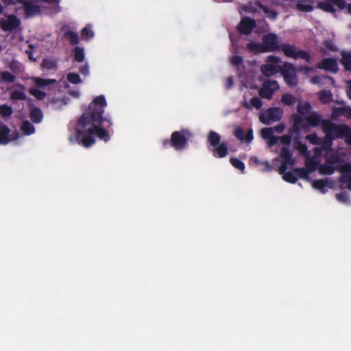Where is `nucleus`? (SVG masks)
I'll return each instance as SVG.
<instances>
[{"instance_id": "58836bf2", "label": "nucleus", "mask_w": 351, "mask_h": 351, "mask_svg": "<svg viewBox=\"0 0 351 351\" xmlns=\"http://www.w3.org/2000/svg\"><path fill=\"white\" fill-rule=\"evenodd\" d=\"M230 163L237 169L243 171L245 169L244 163L238 158H230Z\"/></svg>"}, {"instance_id": "13d9d810", "label": "nucleus", "mask_w": 351, "mask_h": 351, "mask_svg": "<svg viewBox=\"0 0 351 351\" xmlns=\"http://www.w3.org/2000/svg\"><path fill=\"white\" fill-rule=\"evenodd\" d=\"M247 10L248 12H258V8H254V7H252V5H250V6H249V7L247 8Z\"/></svg>"}, {"instance_id": "4be33fe9", "label": "nucleus", "mask_w": 351, "mask_h": 351, "mask_svg": "<svg viewBox=\"0 0 351 351\" xmlns=\"http://www.w3.org/2000/svg\"><path fill=\"white\" fill-rule=\"evenodd\" d=\"M255 27V21L248 18L243 19L239 24V30L240 32L248 34Z\"/></svg>"}, {"instance_id": "20e7f679", "label": "nucleus", "mask_w": 351, "mask_h": 351, "mask_svg": "<svg viewBox=\"0 0 351 351\" xmlns=\"http://www.w3.org/2000/svg\"><path fill=\"white\" fill-rule=\"evenodd\" d=\"M311 105L307 101H299L298 110L300 115H297L294 121V128L298 132L307 128L308 126H315L321 121L318 114L310 111Z\"/></svg>"}, {"instance_id": "680f3d73", "label": "nucleus", "mask_w": 351, "mask_h": 351, "mask_svg": "<svg viewBox=\"0 0 351 351\" xmlns=\"http://www.w3.org/2000/svg\"><path fill=\"white\" fill-rule=\"evenodd\" d=\"M53 103L54 104L56 108H59L60 107V105L58 104V101H53Z\"/></svg>"}, {"instance_id": "0e129e2a", "label": "nucleus", "mask_w": 351, "mask_h": 351, "mask_svg": "<svg viewBox=\"0 0 351 351\" xmlns=\"http://www.w3.org/2000/svg\"><path fill=\"white\" fill-rule=\"evenodd\" d=\"M346 8L348 12L351 14V4H348Z\"/></svg>"}, {"instance_id": "bb28decb", "label": "nucleus", "mask_w": 351, "mask_h": 351, "mask_svg": "<svg viewBox=\"0 0 351 351\" xmlns=\"http://www.w3.org/2000/svg\"><path fill=\"white\" fill-rule=\"evenodd\" d=\"M19 88V89H15L12 90L10 96V98L12 99L23 100L26 98V95L25 93V87L20 86Z\"/></svg>"}, {"instance_id": "5701e85b", "label": "nucleus", "mask_w": 351, "mask_h": 351, "mask_svg": "<svg viewBox=\"0 0 351 351\" xmlns=\"http://www.w3.org/2000/svg\"><path fill=\"white\" fill-rule=\"evenodd\" d=\"M234 135L239 140L245 141L247 143H250L253 139V132L251 129L245 134L244 131L241 128H237L234 131Z\"/></svg>"}, {"instance_id": "de8ad7c7", "label": "nucleus", "mask_w": 351, "mask_h": 351, "mask_svg": "<svg viewBox=\"0 0 351 351\" xmlns=\"http://www.w3.org/2000/svg\"><path fill=\"white\" fill-rule=\"evenodd\" d=\"M306 139L313 144H317L319 141V138L315 134L308 135Z\"/></svg>"}, {"instance_id": "7c9ffc66", "label": "nucleus", "mask_w": 351, "mask_h": 351, "mask_svg": "<svg viewBox=\"0 0 351 351\" xmlns=\"http://www.w3.org/2000/svg\"><path fill=\"white\" fill-rule=\"evenodd\" d=\"M250 51L254 52V53H262V52H267V51L265 50V47L263 44L260 43H250L247 46Z\"/></svg>"}, {"instance_id": "37998d69", "label": "nucleus", "mask_w": 351, "mask_h": 351, "mask_svg": "<svg viewBox=\"0 0 351 351\" xmlns=\"http://www.w3.org/2000/svg\"><path fill=\"white\" fill-rule=\"evenodd\" d=\"M299 71H301L304 75L307 76L310 73H314L316 71V69L313 67L302 66L299 69Z\"/></svg>"}, {"instance_id": "338daca9", "label": "nucleus", "mask_w": 351, "mask_h": 351, "mask_svg": "<svg viewBox=\"0 0 351 351\" xmlns=\"http://www.w3.org/2000/svg\"><path fill=\"white\" fill-rule=\"evenodd\" d=\"M329 147H330V145H328V143H325V144L324 145V146H323V148H324V149H328V148H329Z\"/></svg>"}, {"instance_id": "a19ab883", "label": "nucleus", "mask_w": 351, "mask_h": 351, "mask_svg": "<svg viewBox=\"0 0 351 351\" xmlns=\"http://www.w3.org/2000/svg\"><path fill=\"white\" fill-rule=\"evenodd\" d=\"M12 113V109L10 106L2 105L0 107V114L4 117H10Z\"/></svg>"}, {"instance_id": "6e6d98bb", "label": "nucleus", "mask_w": 351, "mask_h": 351, "mask_svg": "<svg viewBox=\"0 0 351 351\" xmlns=\"http://www.w3.org/2000/svg\"><path fill=\"white\" fill-rule=\"evenodd\" d=\"M348 86H347V95L348 97L351 99V81H349L347 82Z\"/></svg>"}, {"instance_id": "ea45409f", "label": "nucleus", "mask_w": 351, "mask_h": 351, "mask_svg": "<svg viewBox=\"0 0 351 351\" xmlns=\"http://www.w3.org/2000/svg\"><path fill=\"white\" fill-rule=\"evenodd\" d=\"M67 80L72 84H79L82 82L80 77L78 74L75 73H70L67 75Z\"/></svg>"}, {"instance_id": "393cba45", "label": "nucleus", "mask_w": 351, "mask_h": 351, "mask_svg": "<svg viewBox=\"0 0 351 351\" xmlns=\"http://www.w3.org/2000/svg\"><path fill=\"white\" fill-rule=\"evenodd\" d=\"M314 1L313 0H303L298 1L295 6L296 8L302 12H311L313 10V7L312 5Z\"/></svg>"}, {"instance_id": "f257e3e1", "label": "nucleus", "mask_w": 351, "mask_h": 351, "mask_svg": "<svg viewBox=\"0 0 351 351\" xmlns=\"http://www.w3.org/2000/svg\"><path fill=\"white\" fill-rule=\"evenodd\" d=\"M106 101L104 96L96 97L89 106L88 111L84 113L80 118L75 128L76 137H69L71 142L80 139L84 147H89L95 142L94 136L104 141L109 140L108 132L101 127L104 108Z\"/></svg>"}, {"instance_id": "dca6fc26", "label": "nucleus", "mask_w": 351, "mask_h": 351, "mask_svg": "<svg viewBox=\"0 0 351 351\" xmlns=\"http://www.w3.org/2000/svg\"><path fill=\"white\" fill-rule=\"evenodd\" d=\"M279 88L278 84L274 80H267L259 90V95L263 98L270 99L274 93Z\"/></svg>"}, {"instance_id": "ddd939ff", "label": "nucleus", "mask_w": 351, "mask_h": 351, "mask_svg": "<svg viewBox=\"0 0 351 351\" xmlns=\"http://www.w3.org/2000/svg\"><path fill=\"white\" fill-rule=\"evenodd\" d=\"M317 6L326 12H332L335 11V6L340 10L345 8L346 3L343 0H318Z\"/></svg>"}, {"instance_id": "69168bd1", "label": "nucleus", "mask_w": 351, "mask_h": 351, "mask_svg": "<svg viewBox=\"0 0 351 351\" xmlns=\"http://www.w3.org/2000/svg\"><path fill=\"white\" fill-rule=\"evenodd\" d=\"M60 103L62 105H66L67 104L65 99H61Z\"/></svg>"}, {"instance_id": "49530a36", "label": "nucleus", "mask_w": 351, "mask_h": 351, "mask_svg": "<svg viewBox=\"0 0 351 351\" xmlns=\"http://www.w3.org/2000/svg\"><path fill=\"white\" fill-rule=\"evenodd\" d=\"M336 197L338 201L342 203H348L349 202L348 197L346 193H341L336 195Z\"/></svg>"}, {"instance_id": "c756f323", "label": "nucleus", "mask_w": 351, "mask_h": 351, "mask_svg": "<svg viewBox=\"0 0 351 351\" xmlns=\"http://www.w3.org/2000/svg\"><path fill=\"white\" fill-rule=\"evenodd\" d=\"M21 130L26 135L32 134L35 132L34 127L27 121H24L22 123L21 126Z\"/></svg>"}, {"instance_id": "a211bd4d", "label": "nucleus", "mask_w": 351, "mask_h": 351, "mask_svg": "<svg viewBox=\"0 0 351 351\" xmlns=\"http://www.w3.org/2000/svg\"><path fill=\"white\" fill-rule=\"evenodd\" d=\"M317 66L319 69L332 73H336L338 71V64L337 60L331 58H325L322 60Z\"/></svg>"}, {"instance_id": "aec40b11", "label": "nucleus", "mask_w": 351, "mask_h": 351, "mask_svg": "<svg viewBox=\"0 0 351 351\" xmlns=\"http://www.w3.org/2000/svg\"><path fill=\"white\" fill-rule=\"evenodd\" d=\"M335 183L330 179L324 180H316L313 181V188L320 191L322 193H325L327 189L333 188Z\"/></svg>"}, {"instance_id": "cd10ccee", "label": "nucleus", "mask_w": 351, "mask_h": 351, "mask_svg": "<svg viewBox=\"0 0 351 351\" xmlns=\"http://www.w3.org/2000/svg\"><path fill=\"white\" fill-rule=\"evenodd\" d=\"M341 63L347 71H351V51H342Z\"/></svg>"}, {"instance_id": "7ed1b4c3", "label": "nucleus", "mask_w": 351, "mask_h": 351, "mask_svg": "<svg viewBox=\"0 0 351 351\" xmlns=\"http://www.w3.org/2000/svg\"><path fill=\"white\" fill-rule=\"evenodd\" d=\"M315 156L306 161L307 167L310 171L318 169L321 174L326 175L332 174L337 167V164L343 160L345 156L343 153L334 155L333 152L329 150L326 153V162L324 165H319L318 155L320 150L318 147L315 148Z\"/></svg>"}, {"instance_id": "1a4fd4ad", "label": "nucleus", "mask_w": 351, "mask_h": 351, "mask_svg": "<svg viewBox=\"0 0 351 351\" xmlns=\"http://www.w3.org/2000/svg\"><path fill=\"white\" fill-rule=\"evenodd\" d=\"M31 80L36 87L31 88L29 89V93L38 99H43L46 95L43 91L39 90L38 88H44L51 84L56 82V80H47L40 77H32Z\"/></svg>"}, {"instance_id": "e433bc0d", "label": "nucleus", "mask_w": 351, "mask_h": 351, "mask_svg": "<svg viewBox=\"0 0 351 351\" xmlns=\"http://www.w3.org/2000/svg\"><path fill=\"white\" fill-rule=\"evenodd\" d=\"M281 101L286 105H293L295 103L296 99L290 94H285L282 97Z\"/></svg>"}, {"instance_id": "b1692460", "label": "nucleus", "mask_w": 351, "mask_h": 351, "mask_svg": "<svg viewBox=\"0 0 351 351\" xmlns=\"http://www.w3.org/2000/svg\"><path fill=\"white\" fill-rule=\"evenodd\" d=\"M43 8L48 10L47 13L53 14L59 11V1L58 0H44Z\"/></svg>"}, {"instance_id": "9d476101", "label": "nucleus", "mask_w": 351, "mask_h": 351, "mask_svg": "<svg viewBox=\"0 0 351 351\" xmlns=\"http://www.w3.org/2000/svg\"><path fill=\"white\" fill-rule=\"evenodd\" d=\"M280 72L288 86L295 87L297 85L298 79L296 76V69L293 64L285 62L281 67Z\"/></svg>"}, {"instance_id": "2eb2a0df", "label": "nucleus", "mask_w": 351, "mask_h": 351, "mask_svg": "<svg viewBox=\"0 0 351 351\" xmlns=\"http://www.w3.org/2000/svg\"><path fill=\"white\" fill-rule=\"evenodd\" d=\"M19 134L17 131L11 133L10 130L3 123H0V144L6 145L8 143L18 139Z\"/></svg>"}, {"instance_id": "a18cd8bd", "label": "nucleus", "mask_w": 351, "mask_h": 351, "mask_svg": "<svg viewBox=\"0 0 351 351\" xmlns=\"http://www.w3.org/2000/svg\"><path fill=\"white\" fill-rule=\"evenodd\" d=\"M67 36L70 40V41L73 44H77L79 41L78 36L76 33L71 32L67 34Z\"/></svg>"}, {"instance_id": "09e8293b", "label": "nucleus", "mask_w": 351, "mask_h": 351, "mask_svg": "<svg viewBox=\"0 0 351 351\" xmlns=\"http://www.w3.org/2000/svg\"><path fill=\"white\" fill-rule=\"evenodd\" d=\"M261 166L262 167V168H261L262 171H271V167L269 165L268 161H263L262 162V165H261Z\"/></svg>"}, {"instance_id": "f8f14e48", "label": "nucleus", "mask_w": 351, "mask_h": 351, "mask_svg": "<svg viewBox=\"0 0 351 351\" xmlns=\"http://www.w3.org/2000/svg\"><path fill=\"white\" fill-rule=\"evenodd\" d=\"M282 114V110L279 108H271L261 112L260 121L265 124L269 125L273 122L279 121Z\"/></svg>"}, {"instance_id": "e2e57ef3", "label": "nucleus", "mask_w": 351, "mask_h": 351, "mask_svg": "<svg viewBox=\"0 0 351 351\" xmlns=\"http://www.w3.org/2000/svg\"><path fill=\"white\" fill-rule=\"evenodd\" d=\"M296 172L298 173V174L299 176H302L303 174V173H304V171L302 170V169H300V170H297Z\"/></svg>"}, {"instance_id": "f03ea898", "label": "nucleus", "mask_w": 351, "mask_h": 351, "mask_svg": "<svg viewBox=\"0 0 351 351\" xmlns=\"http://www.w3.org/2000/svg\"><path fill=\"white\" fill-rule=\"evenodd\" d=\"M322 128L326 134L327 139L335 137L346 138V142L351 145V130L345 125H337L330 121L322 122ZM342 173L341 182L343 186L351 190V163L342 165L340 168Z\"/></svg>"}, {"instance_id": "4468645a", "label": "nucleus", "mask_w": 351, "mask_h": 351, "mask_svg": "<svg viewBox=\"0 0 351 351\" xmlns=\"http://www.w3.org/2000/svg\"><path fill=\"white\" fill-rule=\"evenodd\" d=\"M20 20L14 15H5L0 18V25L4 31L16 29L20 26Z\"/></svg>"}, {"instance_id": "4d7b16f0", "label": "nucleus", "mask_w": 351, "mask_h": 351, "mask_svg": "<svg viewBox=\"0 0 351 351\" xmlns=\"http://www.w3.org/2000/svg\"><path fill=\"white\" fill-rule=\"evenodd\" d=\"M251 162L256 165H262V161H260L257 158H251Z\"/></svg>"}, {"instance_id": "603ef678", "label": "nucleus", "mask_w": 351, "mask_h": 351, "mask_svg": "<svg viewBox=\"0 0 351 351\" xmlns=\"http://www.w3.org/2000/svg\"><path fill=\"white\" fill-rule=\"evenodd\" d=\"M343 112L344 117L351 119V108L350 107H343Z\"/></svg>"}, {"instance_id": "5fc2aeb1", "label": "nucleus", "mask_w": 351, "mask_h": 351, "mask_svg": "<svg viewBox=\"0 0 351 351\" xmlns=\"http://www.w3.org/2000/svg\"><path fill=\"white\" fill-rule=\"evenodd\" d=\"M88 66L85 65L80 69V72L82 75H86L88 73Z\"/></svg>"}, {"instance_id": "473e14b6", "label": "nucleus", "mask_w": 351, "mask_h": 351, "mask_svg": "<svg viewBox=\"0 0 351 351\" xmlns=\"http://www.w3.org/2000/svg\"><path fill=\"white\" fill-rule=\"evenodd\" d=\"M322 50L324 53H327L328 51H337V47L332 40H326L324 43V47Z\"/></svg>"}, {"instance_id": "c9c22d12", "label": "nucleus", "mask_w": 351, "mask_h": 351, "mask_svg": "<svg viewBox=\"0 0 351 351\" xmlns=\"http://www.w3.org/2000/svg\"><path fill=\"white\" fill-rule=\"evenodd\" d=\"M74 58L77 62H82L84 59V49L77 47L74 51Z\"/></svg>"}, {"instance_id": "c03bdc74", "label": "nucleus", "mask_w": 351, "mask_h": 351, "mask_svg": "<svg viewBox=\"0 0 351 351\" xmlns=\"http://www.w3.org/2000/svg\"><path fill=\"white\" fill-rule=\"evenodd\" d=\"M343 115H344L343 107L336 108L332 110V117L333 118H337V117H339L340 116H343Z\"/></svg>"}, {"instance_id": "79ce46f5", "label": "nucleus", "mask_w": 351, "mask_h": 351, "mask_svg": "<svg viewBox=\"0 0 351 351\" xmlns=\"http://www.w3.org/2000/svg\"><path fill=\"white\" fill-rule=\"evenodd\" d=\"M0 75L4 82H13L15 80V77L8 71H3L0 73Z\"/></svg>"}, {"instance_id": "864d4df0", "label": "nucleus", "mask_w": 351, "mask_h": 351, "mask_svg": "<svg viewBox=\"0 0 351 351\" xmlns=\"http://www.w3.org/2000/svg\"><path fill=\"white\" fill-rule=\"evenodd\" d=\"M323 78L320 76H315L311 79V82L313 84H319Z\"/></svg>"}, {"instance_id": "39448f33", "label": "nucleus", "mask_w": 351, "mask_h": 351, "mask_svg": "<svg viewBox=\"0 0 351 351\" xmlns=\"http://www.w3.org/2000/svg\"><path fill=\"white\" fill-rule=\"evenodd\" d=\"M285 130L284 125H279L273 128H264L261 130V134L269 146H272L278 143H282L283 145H288L291 142V137L289 135H285L282 137L275 136L274 132L280 134Z\"/></svg>"}, {"instance_id": "423d86ee", "label": "nucleus", "mask_w": 351, "mask_h": 351, "mask_svg": "<svg viewBox=\"0 0 351 351\" xmlns=\"http://www.w3.org/2000/svg\"><path fill=\"white\" fill-rule=\"evenodd\" d=\"M280 157L282 160V165L279 168V173L282 176V178L289 182L294 183L298 180L297 177L291 172H287V165H293L295 160L292 158L290 152L286 148L283 147L280 154Z\"/></svg>"}, {"instance_id": "9b49d317", "label": "nucleus", "mask_w": 351, "mask_h": 351, "mask_svg": "<svg viewBox=\"0 0 351 351\" xmlns=\"http://www.w3.org/2000/svg\"><path fill=\"white\" fill-rule=\"evenodd\" d=\"M280 49L282 51L286 56L291 58H302L307 62L311 59L310 56L306 51L300 50L289 44L280 45Z\"/></svg>"}, {"instance_id": "f3484780", "label": "nucleus", "mask_w": 351, "mask_h": 351, "mask_svg": "<svg viewBox=\"0 0 351 351\" xmlns=\"http://www.w3.org/2000/svg\"><path fill=\"white\" fill-rule=\"evenodd\" d=\"M263 44L267 52L280 50L278 38L274 34H269L265 36L263 39Z\"/></svg>"}, {"instance_id": "4c0bfd02", "label": "nucleus", "mask_w": 351, "mask_h": 351, "mask_svg": "<svg viewBox=\"0 0 351 351\" xmlns=\"http://www.w3.org/2000/svg\"><path fill=\"white\" fill-rule=\"evenodd\" d=\"M332 94L329 91L324 90L319 93V99L323 103H328L332 100Z\"/></svg>"}, {"instance_id": "8fccbe9b", "label": "nucleus", "mask_w": 351, "mask_h": 351, "mask_svg": "<svg viewBox=\"0 0 351 351\" xmlns=\"http://www.w3.org/2000/svg\"><path fill=\"white\" fill-rule=\"evenodd\" d=\"M230 62L232 64L237 65L241 62V58L238 56H234L231 58Z\"/></svg>"}, {"instance_id": "a878e982", "label": "nucleus", "mask_w": 351, "mask_h": 351, "mask_svg": "<svg viewBox=\"0 0 351 351\" xmlns=\"http://www.w3.org/2000/svg\"><path fill=\"white\" fill-rule=\"evenodd\" d=\"M243 106L248 109H251L252 107H254L256 109H259L262 106V102L260 99L257 97H253L250 100V103L247 101L246 94L244 95Z\"/></svg>"}, {"instance_id": "052dcab7", "label": "nucleus", "mask_w": 351, "mask_h": 351, "mask_svg": "<svg viewBox=\"0 0 351 351\" xmlns=\"http://www.w3.org/2000/svg\"><path fill=\"white\" fill-rule=\"evenodd\" d=\"M71 94L75 97H78L80 96V93L78 91L73 92Z\"/></svg>"}, {"instance_id": "0eeeda50", "label": "nucleus", "mask_w": 351, "mask_h": 351, "mask_svg": "<svg viewBox=\"0 0 351 351\" xmlns=\"http://www.w3.org/2000/svg\"><path fill=\"white\" fill-rule=\"evenodd\" d=\"M208 141L213 147L212 152L214 156L223 158L228 154V147L226 143L221 142V136L218 133L211 131L208 134Z\"/></svg>"}, {"instance_id": "f704fd0d", "label": "nucleus", "mask_w": 351, "mask_h": 351, "mask_svg": "<svg viewBox=\"0 0 351 351\" xmlns=\"http://www.w3.org/2000/svg\"><path fill=\"white\" fill-rule=\"evenodd\" d=\"M255 3L257 5L258 8L263 10L264 12L266 14L267 17L273 19H276V15H277L276 12H275L273 10H269L266 7H263V6L259 4V1L258 0L255 1Z\"/></svg>"}, {"instance_id": "412c9836", "label": "nucleus", "mask_w": 351, "mask_h": 351, "mask_svg": "<svg viewBox=\"0 0 351 351\" xmlns=\"http://www.w3.org/2000/svg\"><path fill=\"white\" fill-rule=\"evenodd\" d=\"M171 143L176 149L180 150L185 147L186 140L179 132H175L171 136Z\"/></svg>"}, {"instance_id": "6e6552de", "label": "nucleus", "mask_w": 351, "mask_h": 351, "mask_svg": "<svg viewBox=\"0 0 351 351\" xmlns=\"http://www.w3.org/2000/svg\"><path fill=\"white\" fill-rule=\"evenodd\" d=\"M280 58L274 56L267 57L265 63L261 66L262 73L267 77L271 76L280 71Z\"/></svg>"}, {"instance_id": "2f4dec72", "label": "nucleus", "mask_w": 351, "mask_h": 351, "mask_svg": "<svg viewBox=\"0 0 351 351\" xmlns=\"http://www.w3.org/2000/svg\"><path fill=\"white\" fill-rule=\"evenodd\" d=\"M41 66L43 69H45L47 70H53L56 69L57 64L56 62L51 59H45L42 64Z\"/></svg>"}, {"instance_id": "3c124183", "label": "nucleus", "mask_w": 351, "mask_h": 351, "mask_svg": "<svg viewBox=\"0 0 351 351\" xmlns=\"http://www.w3.org/2000/svg\"><path fill=\"white\" fill-rule=\"evenodd\" d=\"M298 149L299 150V152L302 154H306L307 153V148H306V146L305 145H303V144H298Z\"/></svg>"}, {"instance_id": "6ab92c4d", "label": "nucleus", "mask_w": 351, "mask_h": 351, "mask_svg": "<svg viewBox=\"0 0 351 351\" xmlns=\"http://www.w3.org/2000/svg\"><path fill=\"white\" fill-rule=\"evenodd\" d=\"M23 4L25 13L29 15H35L40 12V6L37 4V2L33 0H23L20 2Z\"/></svg>"}, {"instance_id": "774afa93", "label": "nucleus", "mask_w": 351, "mask_h": 351, "mask_svg": "<svg viewBox=\"0 0 351 351\" xmlns=\"http://www.w3.org/2000/svg\"><path fill=\"white\" fill-rule=\"evenodd\" d=\"M29 59H31V60H32L34 61H36V59L33 58V56H32V54L29 55Z\"/></svg>"}, {"instance_id": "72a5a7b5", "label": "nucleus", "mask_w": 351, "mask_h": 351, "mask_svg": "<svg viewBox=\"0 0 351 351\" xmlns=\"http://www.w3.org/2000/svg\"><path fill=\"white\" fill-rule=\"evenodd\" d=\"M81 36L84 40H88L93 37L94 33L90 26H86L82 29Z\"/></svg>"}, {"instance_id": "bf43d9fd", "label": "nucleus", "mask_w": 351, "mask_h": 351, "mask_svg": "<svg viewBox=\"0 0 351 351\" xmlns=\"http://www.w3.org/2000/svg\"><path fill=\"white\" fill-rule=\"evenodd\" d=\"M232 84H233L232 79L231 77H229L227 80V84H226L227 88H230L232 86Z\"/></svg>"}, {"instance_id": "c85d7f7f", "label": "nucleus", "mask_w": 351, "mask_h": 351, "mask_svg": "<svg viewBox=\"0 0 351 351\" xmlns=\"http://www.w3.org/2000/svg\"><path fill=\"white\" fill-rule=\"evenodd\" d=\"M43 117V113L40 109L34 108L31 110L30 118L34 123H40Z\"/></svg>"}]
</instances>
